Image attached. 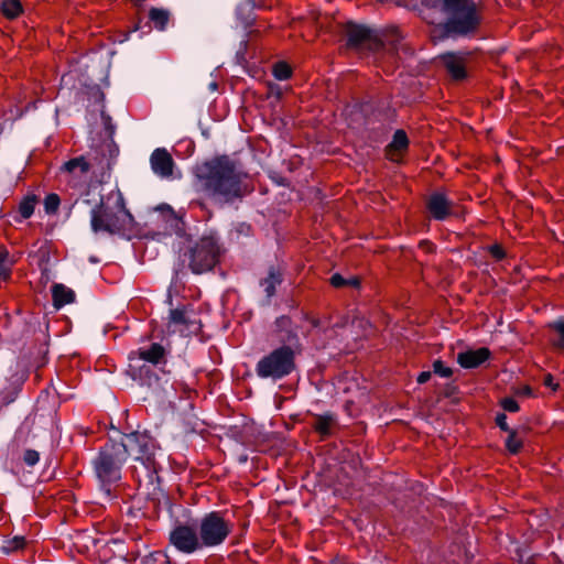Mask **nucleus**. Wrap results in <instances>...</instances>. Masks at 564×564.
<instances>
[{"instance_id":"obj_15","label":"nucleus","mask_w":564,"mask_h":564,"mask_svg":"<svg viewBox=\"0 0 564 564\" xmlns=\"http://www.w3.org/2000/svg\"><path fill=\"white\" fill-rule=\"evenodd\" d=\"M408 137L404 131L398 130L391 143L387 147V156L393 162H398L401 159L402 153L408 149Z\"/></svg>"},{"instance_id":"obj_24","label":"nucleus","mask_w":564,"mask_h":564,"mask_svg":"<svg viewBox=\"0 0 564 564\" xmlns=\"http://www.w3.org/2000/svg\"><path fill=\"white\" fill-rule=\"evenodd\" d=\"M109 547L110 552L113 555L124 556L128 554V551L124 549V540L119 538H111L108 540L102 539L101 547Z\"/></svg>"},{"instance_id":"obj_37","label":"nucleus","mask_w":564,"mask_h":564,"mask_svg":"<svg viewBox=\"0 0 564 564\" xmlns=\"http://www.w3.org/2000/svg\"><path fill=\"white\" fill-rule=\"evenodd\" d=\"M496 423H497V425H498L501 430H503V431H506V432L511 431V430L509 429L508 424H507V416H506V414H499V415L497 416V419H496Z\"/></svg>"},{"instance_id":"obj_40","label":"nucleus","mask_w":564,"mask_h":564,"mask_svg":"<svg viewBox=\"0 0 564 564\" xmlns=\"http://www.w3.org/2000/svg\"><path fill=\"white\" fill-rule=\"evenodd\" d=\"M544 384H545L546 387L552 388L553 390H555V389H556V386L553 383V377H552L551 375L545 376V378H544Z\"/></svg>"},{"instance_id":"obj_18","label":"nucleus","mask_w":564,"mask_h":564,"mask_svg":"<svg viewBox=\"0 0 564 564\" xmlns=\"http://www.w3.org/2000/svg\"><path fill=\"white\" fill-rule=\"evenodd\" d=\"M230 531H198L200 551L216 546L225 541Z\"/></svg>"},{"instance_id":"obj_3","label":"nucleus","mask_w":564,"mask_h":564,"mask_svg":"<svg viewBox=\"0 0 564 564\" xmlns=\"http://www.w3.org/2000/svg\"><path fill=\"white\" fill-rule=\"evenodd\" d=\"M423 6L446 15L447 33L465 35L478 25L475 4L470 0H423Z\"/></svg>"},{"instance_id":"obj_6","label":"nucleus","mask_w":564,"mask_h":564,"mask_svg":"<svg viewBox=\"0 0 564 564\" xmlns=\"http://www.w3.org/2000/svg\"><path fill=\"white\" fill-rule=\"evenodd\" d=\"M293 368V354L289 348H279L263 357L257 365V373L261 378H282Z\"/></svg>"},{"instance_id":"obj_35","label":"nucleus","mask_w":564,"mask_h":564,"mask_svg":"<svg viewBox=\"0 0 564 564\" xmlns=\"http://www.w3.org/2000/svg\"><path fill=\"white\" fill-rule=\"evenodd\" d=\"M501 406L503 410L508 412H518L519 411V404L518 402L512 398H505L501 400Z\"/></svg>"},{"instance_id":"obj_19","label":"nucleus","mask_w":564,"mask_h":564,"mask_svg":"<svg viewBox=\"0 0 564 564\" xmlns=\"http://www.w3.org/2000/svg\"><path fill=\"white\" fill-rule=\"evenodd\" d=\"M346 31L351 45H359L370 37V31L367 28L354 23H349Z\"/></svg>"},{"instance_id":"obj_41","label":"nucleus","mask_w":564,"mask_h":564,"mask_svg":"<svg viewBox=\"0 0 564 564\" xmlns=\"http://www.w3.org/2000/svg\"><path fill=\"white\" fill-rule=\"evenodd\" d=\"M491 252L497 258H502V256H503L502 250L497 246L492 247Z\"/></svg>"},{"instance_id":"obj_5","label":"nucleus","mask_w":564,"mask_h":564,"mask_svg":"<svg viewBox=\"0 0 564 564\" xmlns=\"http://www.w3.org/2000/svg\"><path fill=\"white\" fill-rule=\"evenodd\" d=\"M119 444L124 448L126 458L132 457L149 469L153 467L156 445L151 436L145 433H132L124 435Z\"/></svg>"},{"instance_id":"obj_2","label":"nucleus","mask_w":564,"mask_h":564,"mask_svg":"<svg viewBox=\"0 0 564 564\" xmlns=\"http://www.w3.org/2000/svg\"><path fill=\"white\" fill-rule=\"evenodd\" d=\"M246 174L228 161H218L209 170L205 189L220 202L241 197L248 189L243 183Z\"/></svg>"},{"instance_id":"obj_33","label":"nucleus","mask_w":564,"mask_h":564,"mask_svg":"<svg viewBox=\"0 0 564 564\" xmlns=\"http://www.w3.org/2000/svg\"><path fill=\"white\" fill-rule=\"evenodd\" d=\"M330 425H332V417L319 416L316 421L315 429L321 434H327L329 432Z\"/></svg>"},{"instance_id":"obj_23","label":"nucleus","mask_w":564,"mask_h":564,"mask_svg":"<svg viewBox=\"0 0 564 564\" xmlns=\"http://www.w3.org/2000/svg\"><path fill=\"white\" fill-rule=\"evenodd\" d=\"M37 204V197L35 195H28L24 197L19 205V213L22 218L28 219L34 213Z\"/></svg>"},{"instance_id":"obj_22","label":"nucleus","mask_w":564,"mask_h":564,"mask_svg":"<svg viewBox=\"0 0 564 564\" xmlns=\"http://www.w3.org/2000/svg\"><path fill=\"white\" fill-rule=\"evenodd\" d=\"M227 527L228 523L219 513L212 512L204 518L200 529H227Z\"/></svg>"},{"instance_id":"obj_20","label":"nucleus","mask_w":564,"mask_h":564,"mask_svg":"<svg viewBox=\"0 0 564 564\" xmlns=\"http://www.w3.org/2000/svg\"><path fill=\"white\" fill-rule=\"evenodd\" d=\"M14 259L6 248H0V282L10 278Z\"/></svg>"},{"instance_id":"obj_38","label":"nucleus","mask_w":564,"mask_h":564,"mask_svg":"<svg viewBox=\"0 0 564 564\" xmlns=\"http://www.w3.org/2000/svg\"><path fill=\"white\" fill-rule=\"evenodd\" d=\"M330 283H332V285H334L335 288H340V286L346 285L347 280H345V279H344L341 275H339V274H334V275L330 278Z\"/></svg>"},{"instance_id":"obj_34","label":"nucleus","mask_w":564,"mask_h":564,"mask_svg":"<svg viewBox=\"0 0 564 564\" xmlns=\"http://www.w3.org/2000/svg\"><path fill=\"white\" fill-rule=\"evenodd\" d=\"M434 372L443 378H448L452 376L451 368L446 367L441 360H436L433 364Z\"/></svg>"},{"instance_id":"obj_32","label":"nucleus","mask_w":564,"mask_h":564,"mask_svg":"<svg viewBox=\"0 0 564 564\" xmlns=\"http://www.w3.org/2000/svg\"><path fill=\"white\" fill-rule=\"evenodd\" d=\"M551 327L558 334V339L554 341V346L564 350V321H557L551 324Z\"/></svg>"},{"instance_id":"obj_43","label":"nucleus","mask_w":564,"mask_h":564,"mask_svg":"<svg viewBox=\"0 0 564 564\" xmlns=\"http://www.w3.org/2000/svg\"><path fill=\"white\" fill-rule=\"evenodd\" d=\"M346 284H349V285H352V286H358L359 281L357 279H350V280H347Z\"/></svg>"},{"instance_id":"obj_44","label":"nucleus","mask_w":564,"mask_h":564,"mask_svg":"<svg viewBox=\"0 0 564 564\" xmlns=\"http://www.w3.org/2000/svg\"><path fill=\"white\" fill-rule=\"evenodd\" d=\"M164 556L166 558V562L170 563L171 560H170V554H169V550L167 549L164 551Z\"/></svg>"},{"instance_id":"obj_8","label":"nucleus","mask_w":564,"mask_h":564,"mask_svg":"<svg viewBox=\"0 0 564 564\" xmlns=\"http://www.w3.org/2000/svg\"><path fill=\"white\" fill-rule=\"evenodd\" d=\"M200 328L198 322L195 321L193 314L185 308L171 310L166 322V334H178L181 336H189L196 334Z\"/></svg>"},{"instance_id":"obj_4","label":"nucleus","mask_w":564,"mask_h":564,"mask_svg":"<svg viewBox=\"0 0 564 564\" xmlns=\"http://www.w3.org/2000/svg\"><path fill=\"white\" fill-rule=\"evenodd\" d=\"M127 458L124 448L119 442L106 444L95 462V470L104 482H113L120 479V470Z\"/></svg>"},{"instance_id":"obj_13","label":"nucleus","mask_w":564,"mask_h":564,"mask_svg":"<svg viewBox=\"0 0 564 564\" xmlns=\"http://www.w3.org/2000/svg\"><path fill=\"white\" fill-rule=\"evenodd\" d=\"M427 209L432 217L438 220L445 219L452 209V203L442 193H434L427 200Z\"/></svg>"},{"instance_id":"obj_16","label":"nucleus","mask_w":564,"mask_h":564,"mask_svg":"<svg viewBox=\"0 0 564 564\" xmlns=\"http://www.w3.org/2000/svg\"><path fill=\"white\" fill-rule=\"evenodd\" d=\"M28 545V541L23 535L6 534L2 536L0 552L4 555H11L19 551H23Z\"/></svg>"},{"instance_id":"obj_17","label":"nucleus","mask_w":564,"mask_h":564,"mask_svg":"<svg viewBox=\"0 0 564 564\" xmlns=\"http://www.w3.org/2000/svg\"><path fill=\"white\" fill-rule=\"evenodd\" d=\"M52 297L53 305L61 308L75 301V292L66 285L57 283L52 286Z\"/></svg>"},{"instance_id":"obj_26","label":"nucleus","mask_w":564,"mask_h":564,"mask_svg":"<svg viewBox=\"0 0 564 564\" xmlns=\"http://www.w3.org/2000/svg\"><path fill=\"white\" fill-rule=\"evenodd\" d=\"M149 17L154 25L160 30H163L169 21V12L164 9L152 8Z\"/></svg>"},{"instance_id":"obj_42","label":"nucleus","mask_w":564,"mask_h":564,"mask_svg":"<svg viewBox=\"0 0 564 564\" xmlns=\"http://www.w3.org/2000/svg\"><path fill=\"white\" fill-rule=\"evenodd\" d=\"M442 564H462V560L459 558H453V560H445Z\"/></svg>"},{"instance_id":"obj_14","label":"nucleus","mask_w":564,"mask_h":564,"mask_svg":"<svg viewBox=\"0 0 564 564\" xmlns=\"http://www.w3.org/2000/svg\"><path fill=\"white\" fill-rule=\"evenodd\" d=\"M490 356L489 349L482 347L476 350H466L457 355V361L463 368H476Z\"/></svg>"},{"instance_id":"obj_27","label":"nucleus","mask_w":564,"mask_h":564,"mask_svg":"<svg viewBox=\"0 0 564 564\" xmlns=\"http://www.w3.org/2000/svg\"><path fill=\"white\" fill-rule=\"evenodd\" d=\"M280 274L274 270H271L268 276L262 280L261 285L264 288L267 295L272 296L275 292V286L280 284Z\"/></svg>"},{"instance_id":"obj_11","label":"nucleus","mask_w":564,"mask_h":564,"mask_svg":"<svg viewBox=\"0 0 564 564\" xmlns=\"http://www.w3.org/2000/svg\"><path fill=\"white\" fill-rule=\"evenodd\" d=\"M150 165L154 174L165 178L172 175L174 161L166 149L158 148L150 156Z\"/></svg>"},{"instance_id":"obj_30","label":"nucleus","mask_w":564,"mask_h":564,"mask_svg":"<svg viewBox=\"0 0 564 564\" xmlns=\"http://www.w3.org/2000/svg\"><path fill=\"white\" fill-rule=\"evenodd\" d=\"M291 74V67L284 62H279L273 66V75L279 80L288 79Z\"/></svg>"},{"instance_id":"obj_31","label":"nucleus","mask_w":564,"mask_h":564,"mask_svg":"<svg viewBox=\"0 0 564 564\" xmlns=\"http://www.w3.org/2000/svg\"><path fill=\"white\" fill-rule=\"evenodd\" d=\"M61 199L57 194H48L44 199L46 214H55L59 207Z\"/></svg>"},{"instance_id":"obj_21","label":"nucleus","mask_w":564,"mask_h":564,"mask_svg":"<svg viewBox=\"0 0 564 564\" xmlns=\"http://www.w3.org/2000/svg\"><path fill=\"white\" fill-rule=\"evenodd\" d=\"M164 355V349L159 344H153L149 349H140L139 356L141 359L152 364H158Z\"/></svg>"},{"instance_id":"obj_39","label":"nucleus","mask_w":564,"mask_h":564,"mask_svg":"<svg viewBox=\"0 0 564 564\" xmlns=\"http://www.w3.org/2000/svg\"><path fill=\"white\" fill-rule=\"evenodd\" d=\"M430 378H431V372L430 371H423V372H421L419 375L417 382L419 383H425Z\"/></svg>"},{"instance_id":"obj_29","label":"nucleus","mask_w":564,"mask_h":564,"mask_svg":"<svg viewBox=\"0 0 564 564\" xmlns=\"http://www.w3.org/2000/svg\"><path fill=\"white\" fill-rule=\"evenodd\" d=\"M21 10L19 0H6L2 3V12L7 18H17L21 13Z\"/></svg>"},{"instance_id":"obj_12","label":"nucleus","mask_w":564,"mask_h":564,"mask_svg":"<svg viewBox=\"0 0 564 564\" xmlns=\"http://www.w3.org/2000/svg\"><path fill=\"white\" fill-rule=\"evenodd\" d=\"M441 61L447 73L454 79L466 77L467 56L455 53H446L441 56Z\"/></svg>"},{"instance_id":"obj_1","label":"nucleus","mask_w":564,"mask_h":564,"mask_svg":"<svg viewBox=\"0 0 564 564\" xmlns=\"http://www.w3.org/2000/svg\"><path fill=\"white\" fill-rule=\"evenodd\" d=\"M133 224V216L128 210L124 197L119 189L108 193L90 214V226L94 232L124 234L132 230Z\"/></svg>"},{"instance_id":"obj_36","label":"nucleus","mask_w":564,"mask_h":564,"mask_svg":"<svg viewBox=\"0 0 564 564\" xmlns=\"http://www.w3.org/2000/svg\"><path fill=\"white\" fill-rule=\"evenodd\" d=\"M23 459L29 466H34L39 462L40 455L36 451L29 449L24 453Z\"/></svg>"},{"instance_id":"obj_28","label":"nucleus","mask_w":564,"mask_h":564,"mask_svg":"<svg viewBox=\"0 0 564 564\" xmlns=\"http://www.w3.org/2000/svg\"><path fill=\"white\" fill-rule=\"evenodd\" d=\"M508 433L509 435L506 441V447L511 454H517L522 448L523 440L518 436V433L514 430H511Z\"/></svg>"},{"instance_id":"obj_45","label":"nucleus","mask_w":564,"mask_h":564,"mask_svg":"<svg viewBox=\"0 0 564 564\" xmlns=\"http://www.w3.org/2000/svg\"><path fill=\"white\" fill-rule=\"evenodd\" d=\"M523 393H524V394H530V393H531L530 388H529V387H525V388L523 389Z\"/></svg>"},{"instance_id":"obj_25","label":"nucleus","mask_w":564,"mask_h":564,"mask_svg":"<svg viewBox=\"0 0 564 564\" xmlns=\"http://www.w3.org/2000/svg\"><path fill=\"white\" fill-rule=\"evenodd\" d=\"M85 531H76V535L73 536L70 535V539H74L75 540V545H78L80 544V542H84L83 546L88 551L89 550V541L90 543L93 544V546L96 549V550H100L102 549L101 547V544H102V539H97V538H94V536H86L85 534Z\"/></svg>"},{"instance_id":"obj_7","label":"nucleus","mask_w":564,"mask_h":564,"mask_svg":"<svg viewBox=\"0 0 564 564\" xmlns=\"http://www.w3.org/2000/svg\"><path fill=\"white\" fill-rule=\"evenodd\" d=\"M219 249L216 241L206 237L200 239L191 251V268L195 273L212 270L217 263Z\"/></svg>"},{"instance_id":"obj_10","label":"nucleus","mask_w":564,"mask_h":564,"mask_svg":"<svg viewBox=\"0 0 564 564\" xmlns=\"http://www.w3.org/2000/svg\"><path fill=\"white\" fill-rule=\"evenodd\" d=\"M169 544L175 552L191 555L200 551L198 531H169Z\"/></svg>"},{"instance_id":"obj_9","label":"nucleus","mask_w":564,"mask_h":564,"mask_svg":"<svg viewBox=\"0 0 564 564\" xmlns=\"http://www.w3.org/2000/svg\"><path fill=\"white\" fill-rule=\"evenodd\" d=\"M90 164L84 156L75 158L66 162L61 172L65 181L73 187L84 184L89 178Z\"/></svg>"}]
</instances>
